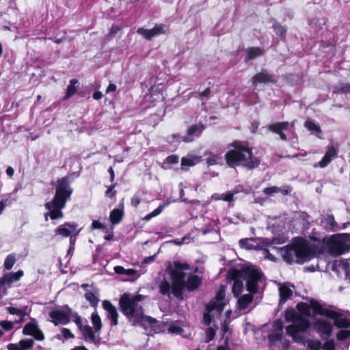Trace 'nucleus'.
<instances>
[{"label": "nucleus", "instance_id": "680f3d73", "mask_svg": "<svg viewBox=\"0 0 350 350\" xmlns=\"http://www.w3.org/2000/svg\"><path fill=\"white\" fill-rule=\"evenodd\" d=\"M263 253L265 255V258L267 259L270 260L271 261H275V258L274 257V256L272 255L271 254H270L269 252V251H267V250H264L263 249Z\"/></svg>", "mask_w": 350, "mask_h": 350}, {"label": "nucleus", "instance_id": "4be33fe9", "mask_svg": "<svg viewBox=\"0 0 350 350\" xmlns=\"http://www.w3.org/2000/svg\"><path fill=\"white\" fill-rule=\"evenodd\" d=\"M23 275V271L21 270L15 273H8L0 280V285L3 286L5 284H11L14 282L18 281Z\"/></svg>", "mask_w": 350, "mask_h": 350}, {"label": "nucleus", "instance_id": "f3484780", "mask_svg": "<svg viewBox=\"0 0 350 350\" xmlns=\"http://www.w3.org/2000/svg\"><path fill=\"white\" fill-rule=\"evenodd\" d=\"M280 301L279 304H284L291 297L294 292V286L289 283H280L279 284Z\"/></svg>", "mask_w": 350, "mask_h": 350}, {"label": "nucleus", "instance_id": "cd10ccee", "mask_svg": "<svg viewBox=\"0 0 350 350\" xmlns=\"http://www.w3.org/2000/svg\"><path fill=\"white\" fill-rule=\"evenodd\" d=\"M291 190L289 188L282 189L275 186L267 187L263 190L264 193L266 195L272 196L277 193H282L283 195H288Z\"/></svg>", "mask_w": 350, "mask_h": 350}, {"label": "nucleus", "instance_id": "864d4df0", "mask_svg": "<svg viewBox=\"0 0 350 350\" xmlns=\"http://www.w3.org/2000/svg\"><path fill=\"white\" fill-rule=\"evenodd\" d=\"M233 193H228L226 194H221L219 198H215L216 200H221L226 202H231L233 200Z\"/></svg>", "mask_w": 350, "mask_h": 350}, {"label": "nucleus", "instance_id": "2f4dec72", "mask_svg": "<svg viewBox=\"0 0 350 350\" xmlns=\"http://www.w3.org/2000/svg\"><path fill=\"white\" fill-rule=\"evenodd\" d=\"M263 53L261 49L256 47V48H250L247 50V57L245 58L246 61L254 59Z\"/></svg>", "mask_w": 350, "mask_h": 350}, {"label": "nucleus", "instance_id": "4d7b16f0", "mask_svg": "<svg viewBox=\"0 0 350 350\" xmlns=\"http://www.w3.org/2000/svg\"><path fill=\"white\" fill-rule=\"evenodd\" d=\"M206 335L207 338V341L211 340L215 335V329L212 327L208 328L206 332Z\"/></svg>", "mask_w": 350, "mask_h": 350}, {"label": "nucleus", "instance_id": "b1692460", "mask_svg": "<svg viewBox=\"0 0 350 350\" xmlns=\"http://www.w3.org/2000/svg\"><path fill=\"white\" fill-rule=\"evenodd\" d=\"M85 297L92 306H97L99 301L98 290L96 288L91 287L90 290L88 291L85 294Z\"/></svg>", "mask_w": 350, "mask_h": 350}, {"label": "nucleus", "instance_id": "79ce46f5", "mask_svg": "<svg viewBox=\"0 0 350 350\" xmlns=\"http://www.w3.org/2000/svg\"><path fill=\"white\" fill-rule=\"evenodd\" d=\"M165 206V204H161L158 208H157L155 210H154L150 213L146 215L144 218L145 221H149L152 218L159 215L163 210L164 207Z\"/></svg>", "mask_w": 350, "mask_h": 350}, {"label": "nucleus", "instance_id": "6e6d98bb", "mask_svg": "<svg viewBox=\"0 0 350 350\" xmlns=\"http://www.w3.org/2000/svg\"><path fill=\"white\" fill-rule=\"evenodd\" d=\"M61 332L64 338L66 340L68 338H73L75 337L74 334L70 332V330L67 328H62Z\"/></svg>", "mask_w": 350, "mask_h": 350}, {"label": "nucleus", "instance_id": "774afa93", "mask_svg": "<svg viewBox=\"0 0 350 350\" xmlns=\"http://www.w3.org/2000/svg\"><path fill=\"white\" fill-rule=\"evenodd\" d=\"M108 171H109V172L110 174V180L111 182H113V180H114V177H115L114 171H113V168L111 167H109Z\"/></svg>", "mask_w": 350, "mask_h": 350}, {"label": "nucleus", "instance_id": "2eb2a0df", "mask_svg": "<svg viewBox=\"0 0 350 350\" xmlns=\"http://www.w3.org/2000/svg\"><path fill=\"white\" fill-rule=\"evenodd\" d=\"M79 330L85 340L95 345L99 344L100 340V333L96 332V331L93 330L90 326L87 325H84Z\"/></svg>", "mask_w": 350, "mask_h": 350}, {"label": "nucleus", "instance_id": "39448f33", "mask_svg": "<svg viewBox=\"0 0 350 350\" xmlns=\"http://www.w3.org/2000/svg\"><path fill=\"white\" fill-rule=\"evenodd\" d=\"M72 189L66 179H62L57 182L56 192L53 200L46 203L45 207L49 212L45 213V220L48 216L51 219L62 218L64 213L62 210L65 207L66 201L70 198Z\"/></svg>", "mask_w": 350, "mask_h": 350}, {"label": "nucleus", "instance_id": "aec40b11", "mask_svg": "<svg viewBox=\"0 0 350 350\" xmlns=\"http://www.w3.org/2000/svg\"><path fill=\"white\" fill-rule=\"evenodd\" d=\"M283 325L281 321H276L273 324V332L269 335V340L271 345L281 340L282 336Z\"/></svg>", "mask_w": 350, "mask_h": 350}, {"label": "nucleus", "instance_id": "f03ea898", "mask_svg": "<svg viewBox=\"0 0 350 350\" xmlns=\"http://www.w3.org/2000/svg\"><path fill=\"white\" fill-rule=\"evenodd\" d=\"M314 301H311L310 303ZM299 312L297 313L293 309H288L285 312L286 321H291L292 324L286 327V333L290 335L294 341L299 343H304V334L309 327V321L304 317L310 316L311 310L312 314H317L314 312L311 304L299 303L297 305Z\"/></svg>", "mask_w": 350, "mask_h": 350}, {"label": "nucleus", "instance_id": "20e7f679", "mask_svg": "<svg viewBox=\"0 0 350 350\" xmlns=\"http://www.w3.org/2000/svg\"><path fill=\"white\" fill-rule=\"evenodd\" d=\"M144 297L141 295H131L129 294L123 295L120 299V305L122 313L129 318L133 325H152L155 320L150 317L144 314L143 310L139 302Z\"/></svg>", "mask_w": 350, "mask_h": 350}, {"label": "nucleus", "instance_id": "7ed1b4c3", "mask_svg": "<svg viewBox=\"0 0 350 350\" xmlns=\"http://www.w3.org/2000/svg\"><path fill=\"white\" fill-rule=\"evenodd\" d=\"M226 163L230 167L243 166L247 169L256 167L260 161L253 156L251 148L240 142H235L228 146L225 155Z\"/></svg>", "mask_w": 350, "mask_h": 350}, {"label": "nucleus", "instance_id": "a211bd4d", "mask_svg": "<svg viewBox=\"0 0 350 350\" xmlns=\"http://www.w3.org/2000/svg\"><path fill=\"white\" fill-rule=\"evenodd\" d=\"M337 155V150L333 146H329L323 159L314 165V167H325Z\"/></svg>", "mask_w": 350, "mask_h": 350}, {"label": "nucleus", "instance_id": "69168bd1", "mask_svg": "<svg viewBox=\"0 0 350 350\" xmlns=\"http://www.w3.org/2000/svg\"><path fill=\"white\" fill-rule=\"evenodd\" d=\"M103 97V94L100 92H95L93 94V98L95 100H99Z\"/></svg>", "mask_w": 350, "mask_h": 350}, {"label": "nucleus", "instance_id": "9d476101", "mask_svg": "<svg viewBox=\"0 0 350 350\" xmlns=\"http://www.w3.org/2000/svg\"><path fill=\"white\" fill-rule=\"evenodd\" d=\"M311 306L314 311L317 314L324 315L334 321V325L338 327H348L350 325V322L346 319L342 317V314L334 310L323 308L317 301L311 303Z\"/></svg>", "mask_w": 350, "mask_h": 350}, {"label": "nucleus", "instance_id": "7c9ffc66", "mask_svg": "<svg viewBox=\"0 0 350 350\" xmlns=\"http://www.w3.org/2000/svg\"><path fill=\"white\" fill-rule=\"evenodd\" d=\"M91 321L96 332H99L103 327L101 319L97 312H94L91 315Z\"/></svg>", "mask_w": 350, "mask_h": 350}, {"label": "nucleus", "instance_id": "de8ad7c7", "mask_svg": "<svg viewBox=\"0 0 350 350\" xmlns=\"http://www.w3.org/2000/svg\"><path fill=\"white\" fill-rule=\"evenodd\" d=\"M70 318H73V321L77 324L79 329H80L84 326L82 325L81 318L77 313H71V312L70 311Z\"/></svg>", "mask_w": 350, "mask_h": 350}, {"label": "nucleus", "instance_id": "1a4fd4ad", "mask_svg": "<svg viewBox=\"0 0 350 350\" xmlns=\"http://www.w3.org/2000/svg\"><path fill=\"white\" fill-rule=\"evenodd\" d=\"M224 297V287L221 286V288L218 291L215 298L206 306V312L204 314L203 319L205 325L210 324L212 320V316L213 317L215 314L219 315L223 310L224 307L226 305Z\"/></svg>", "mask_w": 350, "mask_h": 350}, {"label": "nucleus", "instance_id": "603ef678", "mask_svg": "<svg viewBox=\"0 0 350 350\" xmlns=\"http://www.w3.org/2000/svg\"><path fill=\"white\" fill-rule=\"evenodd\" d=\"M0 326L6 331H9L13 328V323L8 321H2L0 322Z\"/></svg>", "mask_w": 350, "mask_h": 350}, {"label": "nucleus", "instance_id": "4c0bfd02", "mask_svg": "<svg viewBox=\"0 0 350 350\" xmlns=\"http://www.w3.org/2000/svg\"><path fill=\"white\" fill-rule=\"evenodd\" d=\"M206 163L208 166L222 163V157L219 154H213L207 158Z\"/></svg>", "mask_w": 350, "mask_h": 350}, {"label": "nucleus", "instance_id": "e2e57ef3", "mask_svg": "<svg viewBox=\"0 0 350 350\" xmlns=\"http://www.w3.org/2000/svg\"><path fill=\"white\" fill-rule=\"evenodd\" d=\"M103 227V224L98 221H93L92 228L93 229H100Z\"/></svg>", "mask_w": 350, "mask_h": 350}, {"label": "nucleus", "instance_id": "6ab92c4d", "mask_svg": "<svg viewBox=\"0 0 350 350\" xmlns=\"http://www.w3.org/2000/svg\"><path fill=\"white\" fill-rule=\"evenodd\" d=\"M288 126V122H276L269 124L268 126V129L270 131L278 135L281 139L286 141L287 138L283 131L286 130Z\"/></svg>", "mask_w": 350, "mask_h": 350}, {"label": "nucleus", "instance_id": "4468645a", "mask_svg": "<svg viewBox=\"0 0 350 350\" xmlns=\"http://www.w3.org/2000/svg\"><path fill=\"white\" fill-rule=\"evenodd\" d=\"M49 317L52 319L51 321L55 325L59 324L66 325L68 323L70 320V311L66 312L59 310H53L50 312Z\"/></svg>", "mask_w": 350, "mask_h": 350}, {"label": "nucleus", "instance_id": "338daca9", "mask_svg": "<svg viewBox=\"0 0 350 350\" xmlns=\"http://www.w3.org/2000/svg\"><path fill=\"white\" fill-rule=\"evenodd\" d=\"M154 256L146 257L143 260V264H147L153 260Z\"/></svg>", "mask_w": 350, "mask_h": 350}, {"label": "nucleus", "instance_id": "5fc2aeb1", "mask_svg": "<svg viewBox=\"0 0 350 350\" xmlns=\"http://www.w3.org/2000/svg\"><path fill=\"white\" fill-rule=\"evenodd\" d=\"M323 350H335V343L333 340H328L325 342L323 347Z\"/></svg>", "mask_w": 350, "mask_h": 350}, {"label": "nucleus", "instance_id": "c756f323", "mask_svg": "<svg viewBox=\"0 0 350 350\" xmlns=\"http://www.w3.org/2000/svg\"><path fill=\"white\" fill-rule=\"evenodd\" d=\"M305 126L314 135H315L319 138H322L321 133V128L310 120H307L305 122Z\"/></svg>", "mask_w": 350, "mask_h": 350}, {"label": "nucleus", "instance_id": "412c9836", "mask_svg": "<svg viewBox=\"0 0 350 350\" xmlns=\"http://www.w3.org/2000/svg\"><path fill=\"white\" fill-rule=\"evenodd\" d=\"M34 344L32 339L27 338L20 340L18 343L10 344L8 350H31Z\"/></svg>", "mask_w": 350, "mask_h": 350}, {"label": "nucleus", "instance_id": "bf43d9fd", "mask_svg": "<svg viewBox=\"0 0 350 350\" xmlns=\"http://www.w3.org/2000/svg\"><path fill=\"white\" fill-rule=\"evenodd\" d=\"M140 198L137 196H134L131 199V204L134 206H137L140 204Z\"/></svg>", "mask_w": 350, "mask_h": 350}, {"label": "nucleus", "instance_id": "0e129e2a", "mask_svg": "<svg viewBox=\"0 0 350 350\" xmlns=\"http://www.w3.org/2000/svg\"><path fill=\"white\" fill-rule=\"evenodd\" d=\"M116 90V85L113 83H110L106 90V92L109 93L111 92H115Z\"/></svg>", "mask_w": 350, "mask_h": 350}, {"label": "nucleus", "instance_id": "ea45409f", "mask_svg": "<svg viewBox=\"0 0 350 350\" xmlns=\"http://www.w3.org/2000/svg\"><path fill=\"white\" fill-rule=\"evenodd\" d=\"M16 262V257L14 254L8 255L4 261V267L7 270L11 269Z\"/></svg>", "mask_w": 350, "mask_h": 350}, {"label": "nucleus", "instance_id": "f704fd0d", "mask_svg": "<svg viewBox=\"0 0 350 350\" xmlns=\"http://www.w3.org/2000/svg\"><path fill=\"white\" fill-rule=\"evenodd\" d=\"M7 310L10 314H16L20 317L19 320L16 321V323H21L24 321V317L26 315V312L24 310L9 307L7 308Z\"/></svg>", "mask_w": 350, "mask_h": 350}, {"label": "nucleus", "instance_id": "c85d7f7f", "mask_svg": "<svg viewBox=\"0 0 350 350\" xmlns=\"http://www.w3.org/2000/svg\"><path fill=\"white\" fill-rule=\"evenodd\" d=\"M252 295L246 294L241 296L237 301L238 308L240 310L245 309L252 301Z\"/></svg>", "mask_w": 350, "mask_h": 350}, {"label": "nucleus", "instance_id": "e433bc0d", "mask_svg": "<svg viewBox=\"0 0 350 350\" xmlns=\"http://www.w3.org/2000/svg\"><path fill=\"white\" fill-rule=\"evenodd\" d=\"M200 282V279L197 275H190L187 282V286L189 290H194L198 286Z\"/></svg>", "mask_w": 350, "mask_h": 350}, {"label": "nucleus", "instance_id": "dca6fc26", "mask_svg": "<svg viewBox=\"0 0 350 350\" xmlns=\"http://www.w3.org/2000/svg\"><path fill=\"white\" fill-rule=\"evenodd\" d=\"M314 327L323 338L329 337L332 332V324L323 319L317 320Z\"/></svg>", "mask_w": 350, "mask_h": 350}, {"label": "nucleus", "instance_id": "423d86ee", "mask_svg": "<svg viewBox=\"0 0 350 350\" xmlns=\"http://www.w3.org/2000/svg\"><path fill=\"white\" fill-rule=\"evenodd\" d=\"M277 250L283 259L288 263H303L314 255V251L308 243L299 238L295 240L292 246L288 245Z\"/></svg>", "mask_w": 350, "mask_h": 350}, {"label": "nucleus", "instance_id": "f257e3e1", "mask_svg": "<svg viewBox=\"0 0 350 350\" xmlns=\"http://www.w3.org/2000/svg\"><path fill=\"white\" fill-rule=\"evenodd\" d=\"M189 269L187 264L178 262L169 263L164 273L157 278L159 292L168 297L171 294L176 297H180L185 286V278Z\"/></svg>", "mask_w": 350, "mask_h": 350}, {"label": "nucleus", "instance_id": "5701e85b", "mask_svg": "<svg viewBox=\"0 0 350 350\" xmlns=\"http://www.w3.org/2000/svg\"><path fill=\"white\" fill-rule=\"evenodd\" d=\"M103 308L107 311L113 325L118 323V314L115 306L109 301L105 300L103 302Z\"/></svg>", "mask_w": 350, "mask_h": 350}, {"label": "nucleus", "instance_id": "c03bdc74", "mask_svg": "<svg viewBox=\"0 0 350 350\" xmlns=\"http://www.w3.org/2000/svg\"><path fill=\"white\" fill-rule=\"evenodd\" d=\"M334 93L336 94H344L350 93V85L349 84H340L336 86L334 90Z\"/></svg>", "mask_w": 350, "mask_h": 350}, {"label": "nucleus", "instance_id": "58836bf2", "mask_svg": "<svg viewBox=\"0 0 350 350\" xmlns=\"http://www.w3.org/2000/svg\"><path fill=\"white\" fill-rule=\"evenodd\" d=\"M150 29L152 30V34L154 37L164 34L167 31V27L164 25H156Z\"/></svg>", "mask_w": 350, "mask_h": 350}, {"label": "nucleus", "instance_id": "a19ab883", "mask_svg": "<svg viewBox=\"0 0 350 350\" xmlns=\"http://www.w3.org/2000/svg\"><path fill=\"white\" fill-rule=\"evenodd\" d=\"M137 33L141 35L146 40H150L154 36L152 34V31L151 29H148L145 28H139L137 31Z\"/></svg>", "mask_w": 350, "mask_h": 350}, {"label": "nucleus", "instance_id": "49530a36", "mask_svg": "<svg viewBox=\"0 0 350 350\" xmlns=\"http://www.w3.org/2000/svg\"><path fill=\"white\" fill-rule=\"evenodd\" d=\"M274 31L277 35L280 36L281 38H283L286 32V29L278 24H276L273 26Z\"/></svg>", "mask_w": 350, "mask_h": 350}, {"label": "nucleus", "instance_id": "6e6552de", "mask_svg": "<svg viewBox=\"0 0 350 350\" xmlns=\"http://www.w3.org/2000/svg\"><path fill=\"white\" fill-rule=\"evenodd\" d=\"M325 249L337 256L350 250V234H337L324 239Z\"/></svg>", "mask_w": 350, "mask_h": 350}, {"label": "nucleus", "instance_id": "3c124183", "mask_svg": "<svg viewBox=\"0 0 350 350\" xmlns=\"http://www.w3.org/2000/svg\"><path fill=\"white\" fill-rule=\"evenodd\" d=\"M308 347L312 350H319L321 347V342L319 340H308Z\"/></svg>", "mask_w": 350, "mask_h": 350}, {"label": "nucleus", "instance_id": "a878e982", "mask_svg": "<svg viewBox=\"0 0 350 350\" xmlns=\"http://www.w3.org/2000/svg\"><path fill=\"white\" fill-rule=\"evenodd\" d=\"M273 81L272 77L265 71L255 75L252 78V83L254 85H256L260 83H270Z\"/></svg>", "mask_w": 350, "mask_h": 350}, {"label": "nucleus", "instance_id": "052dcab7", "mask_svg": "<svg viewBox=\"0 0 350 350\" xmlns=\"http://www.w3.org/2000/svg\"><path fill=\"white\" fill-rule=\"evenodd\" d=\"M116 195V191H113V186L109 187L106 191V196L110 198H114Z\"/></svg>", "mask_w": 350, "mask_h": 350}, {"label": "nucleus", "instance_id": "9b49d317", "mask_svg": "<svg viewBox=\"0 0 350 350\" xmlns=\"http://www.w3.org/2000/svg\"><path fill=\"white\" fill-rule=\"evenodd\" d=\"M81 228L79 227V225L75 222H66L64 224L59 226L55 230L56 235H59L62 237H70V247L71 250L75 244V241L72 239L73 237L77 236L81 232Z\"/></svg>", "mask_w": 350, "mask_h": 350}, {"label": "nucleus", "instance_id": "72a5a7b5", "mask_svg": "<svg viewBox=\"0 0 350 350\" xmlns=\"http://www.w3.org/2000/svg\"><path fill=\"white\" fill-rule=\"evenodd\" d=\"M113 269H114L115 273L117 274L126 275H130V276L136 275V273L137 272V270H135V269H124L122 266H116Z\"/></svg>", "mask_w": 350, "mask_h": 350}, {"label": "nucleus", "instance_id": "13d9d810", "mask_svg": "<svg viewBox=\"0 0 350 350\" xmlns=\"http://www.w3.org/2000/svg\"><path fill=\"white\" fill-rule=\"evenodd\" d=\"M178 160H179V158L176 155H171L167 158V163H171V164L177 163L178 162Z\"/></svg>", "mask_w": 350, "mask_h": 350}, {"label": "nucleus", "instance_id": "c9c22d12", "mask_svg": "<svg viewBox=\"0 0 350 350\" xmlns=\"http://www.w3.org/2000/svg\"><path fill=\"white\" fill-rule=\"evenodd\" d=\"M123 216V213L120 209H113L110 214V220L113 224L120 223Z\"/></svg>", "mask_w": 350, "mask_h": 350}, {"label": "nucleus", "instance_id": "f8f14e48", "mask_svg": "<svg viewBox=\"0 0 350 350\" xmlns=\"http://www.w3.org/2000/svg\"><path fill=\"white\" fill-rule=\"evenodd\" d=\"M279 243L275 239L272 241L267 239L261 238H251L242 239L239 241V245L241 248L246 250H263L266 246L270 245L273 243Z\"/></svg>", "mask_w": 350, "mask_h": 350}, {"label": "nucleus", "instance_id": "09e8293b", "mask_svg": "<svg viewBox=\"0 0 350 350\" xmlns=\"http://www.w3.org/2000/svg\"><path fill=\"white\" fill-rule=\"evenodd\" d=\"M211 93V90L209 88H206L204 91L201 92H193L191 93V95L193 96L197 97V98H202V97H208Z\"/></svg>", "mask_w": 350, "mask_h": 350}, {"label": "nucleus", "instance_id": "a18cd8bd", "mask_svg": "<svg viewBox=\"0 0 350 350\" xmlns=\"http://www.w3.org/2000/svg\"><path fill=\"white\" fill-rule=\"evenodd\" d=\"M326 224L333 230H336V222L335 221L334 217L333 215H327L325 219Z\"/></svg>", "mask_w": 350, "mask_h": 350}, {"label": "nucleus", "instance_id": "393cba45", "mask_svg": "<svg viewBox=\"0 0 350 350\" xmlns=\"http://www.w3.org/2000/svg\"><path fill=\"white\" fill-rule=\"evenodd\" d=\"M201 161V157L194 154H187L181 159V167L184 169L187 167H191Z\"/></svg>", "mask_w": 350, "mask_h": 350}, {"label": "nucleus", "instance_id": "bb28decb", "mask_svg": "<svg viewBox=\"0 0 350 350\" xmlns=\"http://www.w3.org/2000/svg\"><path fill=\"white\" fill-rule=\"evenodd\" d=\"M204 130V126L202 124H198L191 126L187 131V136L184 138V141L189 142L193 140L191 136H198L202 131Z\"/></svg>", "mask_w": 350, "mask_h": 350}, {"label": "nucleus", "instance_id": "ddd939ff", "mask_svg": "<svg viewBox=\"0 0 350 350\" xmlns=\"http://www.w3.org/2000/svg\"><path fill=\"white\" fill-rule=\"evenodd\" d=\"M23 334L27 336H33L36 340L42 341L44 340V334L40 329L36 320H32L25 325Z\"/></svg>", "mask_w": 350, "mask_h": 350}, {"label": "nucleus", "instance_id": "8fccbe9b", "mask_svg": "<svg viewBox=\"0 0 350 350\" xmlns=\"http://www.w3.org/2000/svg\"><path fill=\"white\" fill-rule=\"evenodd\" d=\"M350 336V330H340L337 334V339L339 340H343L348 338Z\"/></svg>", "mask_w": 350, "mask_h": 350}, {"label": "nucleus", "instance_id": "37998d69", "mask_svg": "<svg viewBox=\"0 0 350 350\" xmlns=\"http://www.w3.org/2000/svg\"><path fill=\"white\" fill-rule=\"evenodd\" d=\"M167 331L171 334H180L183 331V328L179 323H174L169 326Z\"/></svg>", "mask_w": 350, "mask_h": 350}, {"label": "nucleus", "instance_id": "0eeeda50", "mask_svg": "<svg viewBox=\"0 0 350 350\" xmlns=\"http://www.w3.org/2000/svg\"><path fill=\"white\" fill-rule=\"evenodd\" d=\"M261 273L252 267L242 269L234 280L232 293L234 296H238L242 291L243 284L241 278L246 281L247 289L251 293H256L258 284L261 279Z\"/></svg>", "mask_w": 350, "mask_h": 350}, {"label": "nucleus", "instance_id": "473e14b6", "mask_svg": "<svg viewBox=\"0 0 350 350\" xmlns=\"http://www.w3.org/2000/svg\"><path fill=\"white\" fill-rule=\"evenodd\" d=\"M78 83V81L75 79L70 80V84L67 86L66 94L64 99H68L72 96L77 92L76 85Z\"/></svg>", "mask_w": 350, "mask_h": 350}]
</instances>
